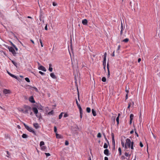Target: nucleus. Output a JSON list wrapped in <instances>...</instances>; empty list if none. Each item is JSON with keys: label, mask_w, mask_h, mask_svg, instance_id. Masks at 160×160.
<instances>
[{"label": "nucleus", "mask_w": 160, "mask_h": 160, "mask_svg": "<svg viewBox=\"0 0 160 160\" xmlns=\"http://www.w3.org/2000/svg\"><path fill=\"white\" fill-rule=\"evenodd\" d=\"M118 150L119 152V155H121L122 154V150L119 147L118 149Z\"/></svg>", "instance_id": "a878e982"}, {"label": "nucleus", "mask_w": 160, "mask_h": 160, "mask_svg": "<svg viewBox=\"0 0 160 160\" xmlns=\"http://www.w3.org/2000/svg\"><path fill=\"white\" fill-rule=\"evenodd\" d=\"M52 5L54 6H55L57 5V4L56 3L54 2H53L52 3Z\"/></svg>", "instance_id": "8fccbe9b"}, {"label": "nucleus", "mask_w": 160, "mask_h": 160, "mask_svg": "<svg viewBox=\"0 0 160 160\" xmlns=\"http://www.w3.org/2000/svg\"><path fill=\"white\" fill-rule=\"evenodd\" d=\"M54 112L53 110H52L51 111L49 112L48 113V114L49 115H52L53 114Z\"/></svg>", "instance_id": "2f4dec72"}, {"label": "nucleus", "mask_w": 160, "mask_h": 160, "mask_svg": "<svg viewBox=\"0 0 160 160\" xmlns=\"http://www.w3.org/2000/svg\"><path fill=\"white\" fill-rule=\"evenodd\" d=\"M121 144H122V147H124V143L122 141H121Z\"/></svg>", "instance_id": "5fc2aeb1"}, {"label": "nucleus", "mask_w": 160, "mask_h": 160, "mask_svg": "<svg viewBox=\"0 0 160 160\" xmlns=\"http://www.w3.org/2000/svg\"><path fill=\"white\" fill-rule=\"evenodd\" d=\"M140 146L141 148L143 147V144L141 142H140Z\"/></svg>", "instance_id": "c03bdc74"}, {"label": "nucleus", "mask_w": 160, "mask_h": 160, "mask_svg": "<svg viewBox=\"0 0 160 160\" xmlns=\"http://www.w3.org/2000/svg\"><path fill=\"white\" fill-rule=\"evenodd\" d=\"M56 138H62V136H61V135H60L59 134H57V133H56Z\"/></svg>", "instance_id": "6ab92c4d"}, {"label": "nucleus", "mask_w": 160, "mask_h": 160, "mask_svg": "<svg viewBox=\"0 0 160 160\" xmlns=\"http://www.w3.org/2000/svg\"><path fill=\"white\" fill-rule=\"evenodd\" d=\"M39 41H40V43L41 45V46L42 47H43V44H42V40L41 39H40Z\"/></svg>", "instance_id": "a19ab883"}, {"label": "nucleus", "mask_w": 160, "mask_h": 160, "mask_svg": "<svg viewBox=\"0 0 160 160\" xmlns=\"http://www.w3.org/2000/svg\"><path fill=\"white\" fill-rule=\"evenodd\" d=\"M15 49V50L16 51H18V48L16 47V46H15V47H13Z\"/></svg>", "instance_id": "bf43d9fd"}, {"label": "nucleus", "mask_w": 160, "mask_h": 160, "mask_svg": "<svg viewBox=\"0 0 160 160\" xmlns=\"http://www.w3.org/2000/svg\"><path fill=\"white\" fill-rule=\"evenodd\" d=\"M23 124L25 128L30 132H32L34 135H36V132L33 130V128L31 127H29L24 123H23Z\"/></svg>", "instance_id": "f03ea898"}, {"label": "nucleus", "mask_w": 160, "mask_h": 160, "mask_svg": "<svg viewBox=\"0 0 160 160\" xmlns=\"http://www.w3.org/2000/svg\"><path fill=\"white\" fill-rule=\"evenodd\" d=\"M25 79L28 82H30V80H29V78H25Z\"/></svg>", "instance_id": "c9c22d12"}, {"label": "nucleus", "mask_w": 160, "mask_h": 160, "mask_svg": "<svg viewBox=\"0 0 160 160\" xmlns=\"http://www.w3.org/2000/svg\"><path fill=\"white\" fill-rule=\"evenodd\" d=\"M33 88L35 89V90L36 91V92H38V89L37 88H36V87H33Z\"/></svg>", "instance_id": "864d4df0"}, {"label": "nucleus", "mask_w": 160, "mask_h": 160, "mask_svg": "<svg viewBox=\"0 0 160 160\" xmlns=\"http://www.w3.org/2000/svg\"><path fill=\"white\" fill-rule=\"evenodd\" d=\"M104 160H108V158L107 157H105L104 158Z\"/></svg>", "instance_id": "338daca9"}, {"label": "nucleus", "mask_w": 160, "mask_h": 160, "mask_svg": "<svg viewBox=\"0 0 160 160\" xmlns=\"http://www.w3.org/2000/svg\"><path fill=\"white\" fill-rule=\"evenodd\" d=\"M76 103L77 104L78 108L79 109L80 114V117L81 118L82 117V114L83 113L80 104H79V103H78V102L77 99H76Z\"/></svg>", "instance_id": "7ed1b4c3"}, {"label": "nucleus", "mask_w": 160, "mask_h": 160, "mask_svg": "<svg viewBox=\"0 0 160 160\" xmlns=\"http://www.w3.org/2000/svg\"><path fill=\"white\" fill-rule=\"evenodd\" d=\"M133 145H134V142H132V144L131 145V149L132 150L133 149Z\"/></svg>", "instance_id": "7c9ffc66"}, {"label": "nucleus", "mask_w": 160, "mask_h": 160, "mask_svg": "<svg viewBox=\"0 0 160 160\" xmlns=\"http://www.w3.org/2000/svg\"><path fill=\"white\" fill-rule=\"evenodd\" d=\"M108 147V144L106 143H105L104 144V145L103 146V148H105L106 149H107Z\"/></svg>", "instance_id": "393cba45"}, {"label": "nucleus", "mask_w": 160, "mask_h": 160, "mask_svg": "<svg viewBox=\"0 0 160 160\" xmlns=\"http://www.w3.org/2000/svg\"><path fill=\"white\" fill-rule=\"evenodd\" d=\"M41 149L42 150L46 151V150L47 149V147L44 146H43L41 147Z\"/></svg>", "instance_id": "aec40b11"}, {"label": "nucleus", "mask_w": 160, "mask_h": 160, "mask_svg": "<svg viewBox=\"0 0 160 160\" xmlns=\"http://www.w3.org/2000/svg\"><path fill=\"white\" fill-rule=\"evenodd\" d=\"M45 154L46 155L47 157H48L50 156V154L49 153H45Z\"/></svg>", "instance_id": "49530a36"}, {"label": "nucleus", "mask_w": 160, "mask_h": 160, "mask_svg": "<svg viewBox=\"0 0 160 160\" xmlns=\"http://www.w3.org/2000/svg\"><path fill=\"white\" fill-rule=\"evenodd\" d=\"M97 136L98 138H101V133L100 132L98 133Z\"/></svg>", "instance_id": "e433bc0d"}, {"label": "nucleus", "mask_w": 160, "mask_h": 160, "mask_svg": "<svg viewBox=\"0 0 160 160\" xmlns=\"http://www.w3.org/2000/svg\"><path fill=\"white\" fill-rule=\"evenodd\" d=\"M8 48L9 49V51L12 53L13 56H16V53L13 48L8 46Z\"/></svg>", "instance_id": "20e7f679"}, {"label": "nucleus", "mask_w": 160, "mask_h": 160, "mask_svg": "<svg viewBox=\"0 0 160 160\" xmlns=\"http://www.w3.org/2000/svg\"><path fill=\"white\" fill-rule=\"evenodd\" d=\"M121 27L122 28V29H121V31H120V34L121 35L122 33V23H121Z\"/></svg>", "instance_id": "a18cd8bd"}, {"label": "nucleus", "mask_w": 160, "mask_h": 160, "mask_svg": "<svg viewBox=\"0 0 160 160\" xmlns=\"http://www.w3.org/2000/svg\"><path fill=\"white\" fill-rule=\"evenodd\" d=\"M9 42L10 43L11 45H12L13 46V47H15V45L12 42L10 41Z\"/></svg>", "instance_id": "de8ad7c7"}, {"label": "nucleus", "mask_w": 160, "mask_h": 160, "mask_svg": "<svg viewBox=\"0 0 160 160\" xmlns=\"http://www.w3.org/2000/svg\"><path fill=\"white\" fill-rule=\"evenodd\" d=\"M112 136V142H115V139L114 138V134L113 133H112L111 134Z\"/></svg>", "instance_id": "4be33fe9"}, {"label": "nucleus", "mask_w": 160, "mask_h": 160, "mask_svg": "<svg viewBox=\"0 0 160 160\" xmlns=\"http://www.w3.org/2000/svg\"><path fill=\"white\" fill-rule=\"evenodd\" d=\"M112 144L114 148L115 147V142H112Z\"/></svg>", "instance_id": "6e6d98bb"}, {"label": "nucleus", "mask_w": 160, "mask_h": 160, "mask_svg": "<svg viewBox=\"0 0 160 160\" xmlns=\"http://www.w3.org/2000/svg\"><path fill=\"white\" fill-rule=\"evenodd\" d=\"M105 138V140L108 143V145H109V142H108V139H107V138H106H106Z\"/></svg>", "instance_id": "603ef678"}, {"label": "nucleus", "mask_w": 160, "mask_h": 160, "mask_svg": "<svg viewBox=\"0 0 160 160\" xmlns=\"http://www.w3.org/2000/svg\"><path fill=\"white\" fill-rule=\"evenodd\" d=\"M54 132L56 133H57V128H56V126H54Z\"/></svg>", "instance_id": "f704fd0d"}, {"label": "nucleus", "mask_w": 160, "mask_h": 160, "mask_svg": "<svg viewBox=\"0 0 160 160\" xmlns=\"http://www.w3.org/2000/svg\"><path fill=\"white\" fill-rule=\"evenodd\" d=\"M107 55V53L106 52L104 53V57H103V59H106Z\"/></svg>", "instance_id": "4c0bfd02"}, {"label": "nucleus", "mask_w": 160, "mask_h": 160, "mask_svg": "<svg viewBox=\"0 0 160 160\" xmlns=\"http://www.w3.org/2000/svg\"><path fill=\"white\" fill-rule=\"evenodd\" d=\"M52 64H49L48 70L50 72H52V71L53 69H52Z\"/></svg>", "instance_id": "f3484780"}, {"label": "nucleus", "mask_w": 160, "mask_h": 160, "mask_svg": "<svg viewBox=\"0 0 160 160\" xmlns=\"http://www.w3.org/2000/svg\"><path fill=\"white\" fill-rule=\"evenodd\" d=\"M3 93L5 94L10 93H11L10 90L6 89H5L3 90Z\"/></svg>", "instance_id": "9d476101"}, {"label": "nucleus", "mask_w": 160, "mask_h": 160, "mask_svg": "<svg viewBox=\"0 0 160 160\" xmlns=\"http://www.w3.org/2000/svg\"><path fill=\"white\" fill-rule=\"evenodd\" d=\"M63 112H62L59 115V119H60L62 117V114H63Z\"/></svg>", "instance_id": "c85d7f7f"}, {"label": "nucleus", "mask_w": 160, "mask_h": 160, "mask_svg": "<svg viewBox=\"0 0 160 160\" xmlns=\"http://www.w3.org/2000/svg\"><path fill=\"white\" fill-rule=\"evenodd\" d=\"M50 76L53 79H56L57 78V77L56 75L53 73H52L50 74Z\"/></svg>", "instance_id": "2eb2a0df"}, {"label": "nucleus", "mask_w": 160, "mask_h": 160, "mask_svg": "<svg viewBox=\"0 0 160 160\" xmlns=\"http://www.w3.org/2000/svg\"><path fill=\"white\" fill-rule=\"evenodd\" d=\"M32 110L37 118H38L39 119L41 118L42 116L41 113H38V110L37 108L33 107L32 108Z\"/></svg>", "instance_id": "f257e3e1"}, {"label": "nucleus", "mask_w": 160, "mask_h": 160, "mask_svg": "<svg viewBox=\"0 0 160 160\" xmlns=\"http://www.w3.org/2000/svg\"><path fill=\"white\" fill-rule=\"evenodd\" d=\"M39 73L41 75H45V73L41 71H39Z\"/></svg>", "instance_id": "58836bf2"}, {"label": "nucleus", "mask_w": 160, "mask_h": 160, "mask_svg": "<svg viewBox=\"0 0 160 160\" xmlns=\"http://www.w3.org/2000/svg\"><path fill=\"white\" fill-rule=\"evenodd\" d=\"M88 20L87 19H84L82 21V23L84 25H87L88 23Z\"/></svg>", "instance_id": "f8f14e48"}, {"label": "nucleus", "mask_w": 160, "mask_h": 160, "mask_svg": "<svg viewBox=\"0 0 160 160\" xmlns=\"http://www.w3.org/2000/svg\"><path fill=\"white\" fill-rule=\"evenodd\" d=\"M121 47V46L120 45H119L118 47V48L117 49V50L118 51L120 49V48Z\"/></svg>", "instance_id": "680f3d73"}, {"label": "nucleus", "mask_w": 160, "mask_h": 160, "mask_svg": "<svg viewBox=\"0 0 160 160\" xmlns=\"http://www.w3.org/2000/svg\"><path fill=\"white\" fill-rule=\"evenodd\" d=\"M28 110H29L28 112H29L30 113V114L31 115H32L33 114L32 112V108L31 107L29 106V107H28Z\"/></svg>", "instance_id": "ddd939ff"}, {"label": "nucleus", "mask_w": 160, "mask_h": 160, "mask_svg": "<svg viewBox=\"0 0 160 160\" xmlns=\"http://www.w3.org/2000/svg\"><path fill=\"white\" fill-rule=\"evenodd\" d=\"M121 158L122 159H125V157L124 156H121Z\"/></svg>", "instance_id": "052dcab7"}, {"label": "nucleus", "mask_w": 160, "mask_h": 160, "mask_svg": "<svg viewBox=\"0 0 160 160\" xmlns=\"http://www.w3.org/2000/svg\"><path fill=\"white\" fill-rule=\"evenodd\" d=\"M86 111L88 113H89L91 112V109L90 108L87 107L86 108Z\"/></svg>", "instance_id": "b1692460"}, {"label": "nucleus", "mask_w": 160, "mask_h": 160, "mask_svg": "<svg viewBox=\"0 0 160 160\" xmlns=\"http://www.w3.org/2000/svg\"><path fill=\"white\" fill-rule=\"evenodd\" d=\"M134 117V115L132 114H131L130 115V119H133V118Z\"/></svg>", "instance_id": "473e14b6"}, {"label": "nucleus", "mask_w": 160, "mask_h": 160, "mask_svg": "<svg viewBox=\"0 0 160 160\" xmlns=\"http://www.w3.org/2000/svg\"><path fill=\"white\" fill-rule=\"evenodd\" d=\"M114 52H115V51H114L113 52L112 54V57H114L115 56Z\"/></svg>", "instance_id": "0e129e2a"}, {"label": "nucleus", "mask_w": 160, "mask_h": 160, "mask_svg": "<svg viewBox=\"0 0 160 160\" xmlns=\"http://www.w3.org/2000/svg\"><path fill=\"white\" fill-rule=\"evenodd\" d=\"M28 107H29V106H25V108L26 109V110L24 112H23V113H29V112H28L29 110H28Z\"/></svg>", "instance_id": "4468645a"}, {"label": "nucleus", "mask_w": 160, "mask_h": 160, "mask_svg": "<svg viewBox=\"0 0 160 160\" xmlns=\"http://www.w3.org/2000/svg\"><path fill=\"white\" fill-rule=\"evenodd\" d=\"M131 103H130L128 104V109L131 106Z\"/></svg>", "instance_id": "13d9d810"}, {"label": "nucleus", "mask_w": 160, "mask_h": 160, "mask_svg": "<svg viewBox=\"0 0 160 160\" xmlns=\"http://www.w3.org/2000/svg\"><path fill=\"white\" fill-rule=\"evenodd\" d=\"M116 120L117 122V125H118L119 124V117H117L116 119Z\"/></svg>", "instance_id": "72a5a7b5"}, {"label": "nucleus", "mask_w": 160, "mask_h": 160, "mask_svg": "<svg viewBox=\"0 0 160 160\" xmlns=\"http://www.w3.org/2000/svg\"><path fill=\"white\" fill-rule=\"evenodd\" d=\"M29 101L30 102L32 103H34L35 102L34 100V98L33 96H31L29 98Z\"/></svg>", "instance_id": "6e6552de"}, {"label": "nucleus", "mask_w": 160, "mask_h": 160, "mask_svg": "<svg viewBox=\"0 0 160 160\" xmlns=\"http://www.w3.org/2000/svg\"><path fill=\"white\" fill-rule=\"evenodd\" d=\"M65 144L66 146H67L69 144L68 142V141L66 140L65 142Z\"/></svg>", "instance_id": "ea45409f"}, {"label": "nucleus", "mask_w": 160, "mask_h": 160, "mask_svg": "<svg viewBox=\"0 0 160 160\" xmlns=\"http://www.w3.org/2000/svg\"><path fill=\"white\" fill-rule=\"evenodd\" d=\"M38 69L40 70H41L43 71L46 72V68L42 66H40L38 68Z\"/></svg>", "instance_id": "0eeeda50"}, {"label": "nucleus", "mask_w": 160, "mask_h": 160, "mask_svg": "<svg viewBox=\"0 0 160 160\" xmlns=\"http://www.w3.org/2000/svg\"><path fill=\"white\" fill-rule=\"evenodd\" d=\"M102 81L103 82H105L106 81V78L105 77H103L102 79Z\"/></svg>", "instance_id": "c756f323"}, {"label": "nucleus", "mask_w": 160, "mask_h": 160, "mask_svg": "<svg viewBox=\"0 0 160 160\" xmlns=\"http://www.w3.org/2000/svg\"><path fill=\"white\" fill-rule=\"evenodd\" d=\"M141 58H139L138 59V62H140L141 61Z\"/></svg>", "instance_id": "69168bd1"}, {"label": "nucleus", "mask_w": 160, "mask_h": 160, "mask_svg": "<svg viewBox=\"0 0 160 160\" xmlns=\"http://www.w3.org/2000/svg\"><path fill=\"white\" fill-rule=\"evenodd\" d=\"M22 137L23 138H28V136L26 134H23L22 135Z\"/></svg>", "instance_id": "412c9836"}, {"label": "nucleus", "mask_w": 160, "mask_h": 160, "mask_svg": "<svg viewBox=\"0 0 160 160\" xmlns=\"http://www.w3.org/2000/svg\"><path fill=\"white\" fill-rule=\"evenodd\" d=\"M126 143L125 144H126V145L128 146L129 148H130L131 145L132 144V142H131L130 139L129 138H127L126 140Z\"/></svg>", "instance_id": "39448f33"}, {"label": "nucleus", "mask_w": 160, "mask_h": 160, "mask_svg": "<svg viewBox=\"0 0 160 160\" xmlns=\"http://www.w3.org/2000/svg\"><path fill=\"white\" fill-rule=\"evenodd\" d=\"M12 63L14 65H15L16 67H17V63L15 62L14 61H12Z\"/></svg>", "instance_id": "bb28decb"}, {"label": "nucleus", "mask_w": 160, "mask_h": 160, "mask_svg": "<svg viewBox=\"0 0 160 160\" xmlns=\"http://www.w3.org/2000/svg\"><path fill=\"white\" fill-rule=\"evenodd\" d=\"M129 41V39L128 38H126L123 40L122 41L125 42H128Z\"/></svg>", "instance_id": "cd10ccee"}, {"label": "nucleus", "mask_w": 160, "mask_h": 160, "mask_svg": "<svg viewBox=\"0 0 160 160\" xmlns=\"http://www.w3.org/2000/svg\"><path fill=\"white\" fill-rule=\"evenodd\" d=\"M45 29L46 30H48V27L47 25H46V26H45Z\"/></svg>", "instance_id": "e2e57ef3"}, {"label": "nucleus", "mask_w": 160, "mask_h": 160, "mask_svg": "<svg viewBox=\"0 0 160 160\" xmlns=\"http://www.w3.org/2000/svg\"><path fill=\"white\" fill-rule=\"evenodd\" d=\"M134 132L133 130H132L130 132V133L131 134H132Z\"/></svg>", "instance_id": "774afa93"}, {"label": "nucleus", "mask_w": 160, "mask_h": 160, "mask_svg": "<svg viewBox=\"0 0 160 160\" xmlns=\"http://www.w3.org/2000/svg\"><path fill=\"white\" fill-rule=\"evenodd\" d=\"M106 59H103V68L104 70L105 69V67L106 66Z\"/></svg>", "instance_id": "dca6fc26"}, {"label": "nucleus", "mask_w": 160, "mask_h": 160, "mask_svg": "<svg viewBox=\"0 0 160 160\" xmlns=\"http://www.w3.org/2000/svg\"><path fill=\"white\" fill-rule=\"evenodd\" d=\"M134 131H135V134L136 135L137 137H138V134L137 132L136 131V129H134Z\"/></svg>", "instance_id": "79ce46f5"}, {"label": "nucleus", "mask_w": 160, "mask_h": 160, "mask_svg": "<svg viewBox=\"0 0 160 160\" xmlns=\"http://www.w3.org/2000/svg\"><path fill=\"white\" fill-rule=\"evenodd\" d=\"M104 153L105 155L107 156H108L110 155L109 150L107 149H106L104 150Z\"/></svg>", "instance_id": "1a4fd4ad"}, {"label": "nucleus", "mask_w": 160, "mask_h": 160, "mask_svg": "<svg viewBox=\"0 0 160 160\" xmlns=\"http://www.w3.org/2000/svg\"><path fill=\"white\" fill-rule=\"evenodd\" d=\"M68 114H67V113H66L64 114V117L65 118H66V117H68Z\"/></svg>", "instance_id": "09e8293b"}, {"label": "nucleus", "mask_w": 160, "mask_h": 160, "mask_svg": "<svg viewBox=\"0 0 160 160\" xmlns=\"http://www.w3.org/2000/svg\"><path fill=\"white\" fill-rule=\"evenodd\" d=\"M109 64H108V62L107 63V69H108V70H109Z\"/></svg>", "instance_id": "4d7b16f0"}, {"label": "nucleus", "mask_w": 160, "mask_h": 160, "mask_svg": "<svg viewBox=\"0 0 160 160\" xmlns=\"http://www.w3.org/2000/svg\"><path fill=\"white\" fill-rule=\"evenodd\" d=\"M33 125L34 128L37 129L38 128L40 127V126H39L37 122L34 123L33 124Z\"/></svg>", "instance_id": "9b49d317"}, {"label": "nucleus", "mask_w": 160, "mask_h": 160, "mask_svg": "<svg viewBox=\"0 0 160 160\" xmlns=\"http://www.w3.org/2000/svg\"><path fill=\"white\" fill-rule=\"evenodd\" d=\"M125 156L128 157V155L130 156H131V154H130L129 155L128 153H127V152H125Z\"/></svg>", "instance_id": "37998d69"}, {"label": "nucleus", "mask_w": 160, "mask_h": 160, "mask_svg": "<svg viewBox=\"0 0 160 160\" xmlns=\"http://www.w3.org/2000/svg\"><path fill=\"white\" fill-rule=\"evenodd\" d=\"M110 75V72L109 70H108V78L109 77Z\"/></svg>", "instance_id": "3c124183"}, {"label": "nucleus", "mask_w": 160, "mask_h": 160, "mask_svg": "<svg viewBox=\"0 0 160 160\" xmlns=\"http://www.w3.org/2000/svg\"><path fill=\"white\" fill-rule=\"evenodd\" d=\"M44 142L41 141L40 142V147H42L43 146H44Z\"/></svg>", "instance_id": "5701e85b"}, {"label": "nucleus", "mask_w": 160, "mask_h": 160, "mask_svg": "<svg viewBox=\"0 0 160 160\" xmlns=\"http://www.w3.org/2000/svg\"><path fill=\"white\" fill-rule=\"evenodd\" d=\"M7 73H8V74L10 76H11V77H12L15 78V79H16L17 80H18V79H19V78L17 77L16 76H15V75H13V74H12L10 72H9L8 71H7Z\"/></svg>", "instance_id": "423d86ee"}, {"label": "nucleus", "mask_w": 160, "mask_h": 160, "mask_svg": "<svg viewBox=\"0 0 160 160\" xmlns=\"http://www.w3.org/2000/svg\"><path fill=\"white\" fill-rule=\"evenodd\" d=\"M92 114H93V115L94 116H96V112L93 109H92Z\"/></svg>", "instance_id": "a211bd4d"}]
</instances>
